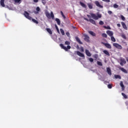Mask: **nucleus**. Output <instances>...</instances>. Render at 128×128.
I'll use <instances>...</instances> for the list:
<instances>
[{"label": "nucleus", "instance_id": "obj_10", "mask_svg": "<svg viewBox=\"0 0 128 128\" xmlns=\"http://www.w3.org/2000/svg\"><path fill=\"white\" fill-rule=\"evenodd\" d=\"M106 34L109 36H114V32L112 31L108 30Z\"/></svg>", "mask_w": 128, "mask_h": 128}, {"label": "nucleus", "instance_id": "obj_32", "mask_svg": "<svg viewBox=\"0 0 128 128\" xmlns=\"http://www.w3.org/2000/svg\"><path fill=\"white\" fill-rule=\"evenodd\" d=\"M120 18L122 20H126V18H124V16L122 15H120Z\"/></svg>", "mask_w": 128, "mask_h": 128}, {"label": "nucleus", "instance_id": "obj_8", "mask_svg": "<svg viewBox=\"0 0 128 128\" xmlns=\"http://www.w3.org/2000/svg\"><path fill=\"white\" fill-rule=\"evenodd\" d=\"M84 40L87 42H90V36H88V35H84Z\"/></svg>", "mask_w": 128, "mask_h": 128}, {"label": "nucleus", "instance_id": "obj_4", "mask_svg": "<svg viewBox=\"0 0 128 128\" xmlns=\"http://www.w3.org/2000/svg\"><path fill=\"white\" fill-rule=\"evenodd\" d=\"M120 64L122 66H124V64H126V59L124 58H122L120 60Z\"/></svg>", "mask_w": 128, "mask_h": 128}, {"label": "nucleus", "instance_id": "obj_48", "mask_svg": "<svg viewBox=\"0 0 128 128\" xmlns=\"http://www.w3.org/2000/svg\"><path fill=\"white\" fill-rule=\"evenodd\" d=\"M98 66H102V62H98Z\"/></svg>", "mask_w": 128, "mask_h": 128}, {"label": "nucleus", "instance_id": "obj_7", "mask_svg": "<svg viewBox=\"0 0 128 128\" xmlns=\"http://www.w3.org/2000/svg\"><path fill=\"white\" fill-rule=\"evenodd\" d=\"M76 54L78 56H80V58H84V54L80 52L79 51L76 52Z\"/></svg>", "mask_w": 128, "mask_h": 128}, {"label": "nucleus", "instance_id": "obj_34", "mask_svg": "<svg viewBox=\"0 0 128 128\" xmlns=\"http://www.w3.org/2000/svg\"><path fill=\"white\" fill-rule=\"evenodd\" d=\"M14 0V2L16 4L20 3L22 0Z\"/></svg>", "mask_w": 128, "mask_h": 128}, {"label": "nucleus", "instance_id": "obj_21", "mask_svg": "<svg viewBox=\"0 0 128 128\" xmlns=\"http://www.w3.org/2000/svg\"><path fill=\"white\" fill-rule=\"evenodd\" d=\"M46 30L50 34H52V30L50 28H46Z\"/></svg>", "mask_w": 128, "mask_h": 128}, {"label": "nucleus", "instance_id": "obj_37", "mask_svg": "<svg viewBox=\"0 0 128 128\" xmlns=\"http://www.w3.org/2000/svg\"><path fill=\"white\" fill-rule=\"evenodd\" d=\"M104 23V22H102V20H100L99 22V24H100V26H102Z\"/></svg>", "mask_w": 128, "mask_h": 128}, {"label": "nucleus", "instance_id": "obj_50", "mask_svg": "<svg viewBox=\"0 0 128 128\" xmlns=\"http://www.w3.org/2000/svg\"><path fill=\"white\" fill-rule=\"evenodd\" d=\"M60 46L62 48H64V46L62 44H60Z\"/></svg>", "mask_w": 128, "mask_h": 128}, {"label": "nucleus", "instance_id": "obj_46", "mask_svg": "<svg viewBox=\"0 0 128 128\" xmlns=\"http://www.w3.org/2000/svg\"><path fill=\"white\" fill-rule=\"evenodd\" d=\"M89 60H90V62H94V58H90Z\"/></svg>", "mask_w": 128, "mask_h": 128}, {"label": "nucleus", "instance_id": "obj_41", "mask_svg": "<svg viewBox=\"0 0 128 128\" xmlns=\"http://www.w3.org/2000/svg\"><path fill=\"white\" fill-rule=\"evenodd\" d=\"M102 36H103V38H108V35L106 34H102Z\"/></svg>", "mask_w": 128, "mask_h": 128}, {"label": "nucleus", "instance_id": "obj_26", "mask_svg": "<svg viewBox=\"0 0 128 128\" xmlns=\"http://www.w3.org/2000/svg\"><path fill=\"white\" fill-rule=\"evenodd\" d=\"M88 7L90 10H92V5L90 3L88 4Z\"/></svg>", "mask_w": 128, "mask_h": 128}, {"label": "nucleus", "instance_id": "obj_33", "mask_svg": "<svg viewBox=\"0 0 128 128\" xmlns=\"http://www.w3.org/2000/svg\"><path fill=\"white\" fill-rule=\"evenodd\" d=\"M122 38H124V40H126V35H124V34H122L121 35Z\"/></svg>", "mask_w": 128, "mask_h": 128}, {"label": "nucleus", "instance_id": "obj_29", "mask_svg": "<svg viewBox=\"0 0 128 128\" xmlns=\"http://www.w3.org/2000/svg\"><path fill=\"white\" fill-rule=\"evenodd\" d=\"M60 32L62 34V36H64V30L60 28Z\"/></svg>", "mask_w": 128, "mask_h": 128}, {"label": "nucleus", "instance_id": "obj_30", "mask_svg": "<svg viewBox=\"0 0 128 128\" xmlns=\"http://www.w3.org/2000/svg\"><path fill=\"white\" fill-rule=\"evenodd\" d=\"M111 40L112 42H116V38L113 36H111Z\"/></svg>", "mask_w": 128, "mask_h": 128}, {"label": "nucleus", "instance_id": "obj_11", "mask_svg": "<svg viewBox=\"0 0 128 128\" xmlns=\"http://www.w3.org/2000/svg\"><path fill=\"white\" fill-rule=\"evenodd\" d=\"M106 70H107V72H108V74L109 76H112V70H110V68H107Z\"/></svg>", "mask_w": 128, "mask_h": 128}, {"label": "nucleus", "instance_id": "obj_44", "mask_svg": "<svg viewBox=\"0 0 128 128\" xmlns=\"http://www.w3.org/2000/svg\"><path fill=\"white\" fill-rule=\"evenodd\" d=\"M65 44H67L68 46H70V43L68 41L65 42Z\"/></svg>", "mask_w": 128, "mask_h": 128}, {"label": "nucleus", "instance_id": "obj_53", "mask_svg": "<svg viewBox=\"0 0 128 128\" xmlns=\"http://www.w3.org/2000/svg\"><path fill=\"white\" fill-rule=\"evenodd\" d=\"M117 26H118V28H120V24H118Z\"/></svg>", "mask_w": 128, "mask_h": 128}, {"label": "nucleus", "instance_id": "obj_35", "mask_svg": "<svg viewBox=\"0 0 128 128\" xmlns=\"http://www.w3.org/2000/svg\"><path fill=\"white\" fill-rule=\"evenodd\" d=\"M104 28H106V30H110V26H104Z\"/></svg>", "mask_w": 128, "mask_h": 128}, {"label": "nucleus", "instance_id": "obj_47", "mask_svg": "<svg viewBox=\"0 0 128 128\" xmlns=\"http://www.w3.org/2000/svg\"><path fill=\"white\" fill-rule=\"evenodd\" d=\"M36 12H40V7H36Z\"/></svg>", "mask_w": 128, "mask_h": 128}, {"label": "nucleus", "instance_id": "obj_31", "mask_svg": "<svg viewBox=\"0 0 128 128\" xmlns=\"http://www.w3.org/2000/svg\"><path fill=\"white\" fill-rule=\"evenodd\" d=\"M122 95L124 96V98H128V96L124 93H122Z\"/></svg>", "mask_w": 128, "mask_h": 128}, {"label": "nucleus", "instance_id": "obj_9", "mask_svg": "<svg viewBox=\"0 0 128 128\" xmlns=\"http://www.w3.org/2000/svg\"><path fill=\"white\" fill-rule=\"evenodd\" d=\"M121 24L124 30H128V27L126 26V23H124V22H121Z\"/></svg>", "mask_w": 128, "mask_h": 128}, {"label": "nucleus", "instance_id": "obj_51", "mask_svg": "<svg viewBox=\"0 0 128 128\" xmlns=\"http://www.w3.org/2000/svg\"><path fill=\"white\" fill-rule=\"evenodd\" d=\"M66 35L67 36H70V32H66Z\"/></svg>", "mask_w": 128, "mask_h": 128}, {"label": "nucleus", "instance_id": "obj_20", "mask_svg": "<svg viewBox=\"0 0 128 128\" xmlns=\"http://www.w3.org/2000/svg\"><path fill=\"white\" fill-rule=\"evenodd\" d=\"M55 20H56V22L58 26H60V19H58V18H56L55 19Z\"/></svg>", "mask_w": 128, "mask_h": 128}, {"label": "nucleus", "instance_id": "obj_5", "mask_svg": "<svg viewBox=\"0 0 128 128\" xmlns=\"http://www.w3.org/2000/svg\"><path fill=\"white\" fill-rule=\"evenodd\" d=\"M101 44L105 46H106L107 48H110V49L112 48V46H110V44L105 43L104 42H102Z\"/></svg>", "mask_w": 128, "mask_h": 128}, {"label": "nucleus", "instance_id": "obj_28", "mask_svg": "<svg viewBox=\"0 0 128 128\" xmlns=\"http://www.w3.org/2000/svg\"><path fill=\"white\" fill-rule=\"evenodd\" d=\"M50 16H51L52 18H54V13L52 12H50Z\"/></svg>", "mask_w": 128, "mask_h": 128}, {"label": "nucleus", "instance_id": "obj_16", "mask_svg": "<svg viewBox=\"0 0 128 128\" xmlns=\"http://www.w3.org/2000/svg\"><path fill=\"white\" fill-rule=\"evenodd\" d=\"M86 54L88 56H92V54H90V52L88 51V50H86Z\"/></svg>", "mask_w": 128, "mask_h": 128}, {"label": "nucleus", "instance_id": "obj_6", "mask_svg": "<svg viewBox=\"0 0 128 128\" xmlns=\"http://www.w3.org/2000/svg\"><path fill=\"white\" fill-rule=\"evenodd\" d=\"M94 4L96 6H98V8H104L102 6L100 5L98 1H95Z\"/></svg>", "mask_w": 128, "mask_h": 128}, {"label": "nucleus", "instance_id": "obj_57", "mask_svg": "<svg viewBox=\"0 0 128 128\" xmlns=\"http://www.w3.org/2000/svg\"><path fill=\"white\" fill-rule=\"evenodd\" d=\"M73 28H76V27L74 26V27H73Z\"/></svg>", "mask_w": 128, "mask_h": 128}, {"label": "nucleus", "instance_id": "obj_39", "mask_svg": "<svg viewBox=\"0 0 128 128\" xmlns=\"http://www.w3.org/2000/svg\"><path fill=\"white\" fill-rule=\"evenodd\" d=\"M113 6L114 8H118V5L116 4H114Z\"/></svg>", "mask_w": 128, "mask_h": 128}, {"label": "nucleus", "instance_id": "obj_13", "mask_svg": "<svg viewBox=\"0 0 128 128\" xmlns=\"http://www.w3.org/2000/svg\"><path fill=\"white\" fill-rule=\"evenodd\" d=\"M88 34L92 36H96V34L92 31H88Z\"/></svg>", "mask_w": 128, "mask_h": 128}, {"label": "nucleus", "instance_id": "obj_24", "mask_svg": "<svg viewBox=\"0 0 128 128\" xmlns=\"http://www.w3.org/2000/svg\"><path fill=\"white\" fill-rule=\"evenodd\" d=\"M80 4L82 8H86V4H84V3L80 2Z\"/></svg>", "mask_w": 128, "mask_h": 128}, {"label": "nucleus", "instance_id": "obj_22", "mask_svg": "<svg viewBox=\"0 0 128 128\" xmlns=\"http://www.w3.org/2000/svg\"><path fill=\"white\" fill-rule=\"evenodd\" d=\"M120 70H122V72H124V74H128V71L126 69H124V68H120Z\"/></svg>", "mask_w": 128, "mask_h": 128}, {"label": "nucleus", "instance_id": "obj_19", "mask_svg": "<svg viewBox=\"0 0 128 128\" xmlns=\"http://www.w3.org/2000/svg\"><path fill=\"white\" fill-rule=\"evenodd\" d=\"M103 52H104V54H106V56H110V52H108V51L106 50H103Z\"/></svg>", "mask_w": 128, "mask_h": 128}, {"label": "nucleus", "instance_id": "obj_1", "mask_svg": "<svg viewBox=\"0 0 128 128\" xmlns=\"http://www.w3.org/2000/svg\"><path fill=\"white\" fill-rule=\"evenodd\" d=\"M90 16L91 18H92L93 20H98L102 18V14H100L99 13H97L96 14L92 13L90 14Z\"/></svg>", "mask_w": 128, "mask_h": 128}, {"label": "nucleus", "instance_id": "obj_56", "mask_svg": "<svg viewBox=\"0 0 128 128\" xmlns=\"http://www.w3.org/2000/svg\"><path fill=\"white\" fill-rule=\"evenodd\" d=\"M88 18H90V15H88Z\"/></svg>", "mask_w": 128, "mask_h": 128}, {"label": "nucleus", "instance_id": "obj_3", "mask_svg": "<svg viewBox=\"0 0 128 128\" xmlns=\"http://www.w3.org/2000/svg\"><path fill=\"white\" fill-rule=\"evenodd\" d=\"M113 46L116 48H118V50H122V46L118 43H114Z\"/></svg>", "mask_w": 128, "mask_h": 128}, {"label": "nucleus", "instance_id": "obj_49", "mask_svg": "<svg viewBox=\"0 0 128 128\" xmlns=\"http://www.w3.org/2000/svg\"><path fill=\"white\" fill-rule=\"evenodd\" d=\"M108 14H112V12L109 10L108 11Z\"/></svg>", "mask_w": 128, "mask_h": 128}, {"label": "nucleus", "instance_id": "obj_23", "mask_svg": "<svg viewBox=\"0 0 128 128\" xmlns=\"http://www.w3.org/2000/svg\"><path fill=\"white\" fill-rule=\"evenodd\" d=\"M46 16L48 18H50V14L48 12H46Z\"/></svg>", "mask_w": 128, "mask_h": 128}, {"label": "nucleus", "instance_id": "obj_42", "mask_svg": "<svg viewBox=\"0 0 128 128\" xmlns=\"http://www.w3.org/2000/svg\"><path fill=\"white\" fill-rule=\"evenodd\" d=\"M108 88H112V85L110 84H108Z\"/></svg>", "mask_w": 128, "mask_h": 128}, {"label": "nucleus", "instance_id": "obj_27", "mask_svg": "<svg viewBox=\"0 0 128 128\" xmlns=\"http://www.w3.org/2000/svg\"><path fill=\"white\" fill-rule=\"evenodd\" d=\"M115 78H119V80H122V76L120 75H114Z\"/></svg>", "mask_w": 128, "mask_h": 128}, {"label": "nucleus", "instance_id": "obj_58", "mask_svg": "<svg viewBox=\"0 0 128 128\" xmlns=\"http://www.w3.org/2000/svg\"><path fill=\"white\" fill-rule=\"evenodd\" d=\"M127 10H128V8H127Z\"/></svg>", "mask_w": 128, "mask_h": 128}, {"label": "nucleus", "instance_id": "obj_12", "mask_svg": "<svg viewBox=\"0 0 128 128\" xmlns=\"http://www.w3.org/2000/svg\"><path fill=\"white\" fill-rule=\"evenodd\" d=\"M89 22H91L92 24H94V26H96V20L93 19H90Z\"/></svg>", "mask_w": 128, "mask_h": 128}, {"label": "nucleus", "instance_id": "obj_36", "mask_svg": "<svg viewBox=\"0 0 128 128\" xmlns=\"http://www.w3.org/2000/svg\"><path fill=\"white\" fill-rule=\"evenodd\" d=\"M60 14L62 18H66V16H64V12H62V11H60Z\"/></svg>", "mask_w": 128, "mask_h": 128}, {"label": "nucleus", "instance_id": "obj_40", "mask_svg": "<svg viewBox=\"0 0 128 128\" xmlns=\"http://www.w3.org/2000/svg\"><path fill=\"white\" fill-rule=\"evenodd\" d=\"M80 50L82 52H84V47H80Z\"/></svg>", "mask_w": 128, "mask_h": 128}, {"label": "nucleus", "instance_id": "obj_2", "mask_svg": "<svg viewBox=\"0 0 128 128\" xmlns=\"http://www.w3.org/2000/svg\"><path fill=\"white\" fill-rule=\"evenodd\" d=\"M24 15L26 18H28L30 20H32V18L30 16V14H28V12L24 11Z\"/></svg>", "mask_w": 128, "mask_h": 128}, {"label": "nucleus", "instance_id": "obj_45", "mask_svg": "<svg viewBox=\"0 0 128 128\" xmlns=\"http://www.w3.org/2000/svg\"><path fill=\"white\" fill-rule=\"evenodd\" d=\"M102 2H110V0H102Z\"/></svg>", "mask_w": 128, "mask_h": 128}, {"label": "nucleus", "instance_id": "obj_18", "mask_svg": "<svg viewBox=\"0 0 128 128\" xmlns=\"http://www.w3.org/2000/svg\"><path fill=\"white\" fill-rule=\"evenodd\" d=\"M120 86L122 88V90H124V88H126L124 87V85L122 82H120Z\"/></svg>", "mask_w": 128, "mask_h": 128}, {"label": "nucleus", "instance_id": "obj_14", "mask_svg": "<svg viewBox=\"0 0 128 128\" xmlns=\"http://www.w3.org/2000/svg\"><path fill=\"white\" fill-rule=\"evenodd\" d=\"M0 4L2 8H4L6 6V5H4V0H0Z\"/></svg>", "mask_w": 128, "mask_h": 128}, {"label": "nucleus", "instance_id": "obj_55", "mask_svg": "<svg viewBox=\"0 0 128 128\" xmlns=\"http://www.w3.org/2000/svg\"><path fill=\"white\" fill-rule=\"evenodd\" d=\"M86 20H88V18H86L85 19Z\"/></svg>", "mask_w": 128, "mask_h": 128}, {"label": "nucleus", "instance_id": "obj_25", "mask_svg": "<svg viewBox=\"0 0 128 128\" xmlns=\"http://www.w3.org/2000/svg\"><path fill=\"white\" fill-rule=\"evenodd\" d=\"M31 20H32L33 22H34V24H38V21L36 20L35 19H34L32 18V19H31Z\"/></svg>", "mask_w": 128, "mask_h": 128}, {"label": "nucleus", "instance_id": "obj_17", "mask_svg": "<svg viewBox=\"0 0 128 128\" xmlns=\"http://www.w3.org/2000/svg\"><path fill=\"white\" fill-rule=\"evenodd\" d=\"M76 42H78L80 44H82V42L80 41V38H78V37H76Z\"/></svg>", "mask_w": 128, "mask_h": 128}, {"label": "nucleus", "instance_id": "obj_54", "mask_svg": "<svg viewBox=\"0 0 128 128\" xmlns=\"http://www.w3.org/2000/svg\"><path fill=\"white\" fill-rule=\"evenodd\" d=\"M126 60L127 62H128V58H126Z\"/></svg>", "mask_w": 128, "mask_h": 128}, {"label": "nucleus", "instance_id": "obj_52", "mask_svg": "<svg viewBox=\"0 0 128 128\" xmlns=\"http://www.w3.org/2000/svg\"><path fill=\"white\" fill-rule=\"evenodd\" d=\"M34 2H38V0H33Z\"/></svg>", "mask_w": 128, "mask_h": 128}, {"label": "nucleus", "instance_id": "obj_15", "mask_svg": "<svg viewBox=\"0 0 128 128\" xmlns=\"http://www.w3.org/2000/svg\"><path fill=\"white\" fill-rule=\"evenodd\" d=\"M70 48L71 47L70 46H68L67 48L64 46V47L63 48V50H64L66 52H68V50H70Z\"/></svg>", "mask_w": 128, "mask_h": 128}, {"label": "nucleus", "instance_id": "obj_38", "mask_svg": "<svg viewBox=\"0 0 128 128\" xmlns=\"http://www.w3.org/2000/svg\"><path fill=\"white\" fill-rule=\"evenodd\" d=\"M55 28H56L58 32V34H60V30H58V26L55 25Z\"/></svg>", "mask_w": 128, "mask_h": 128}, {"label": "nucleus", "instance_id": "obj_43", "mask_svg": "<svg viewBox=\"0 0 128 128\" xmlns=\"http://www.w3.org/2000/svg\"><path fill=\"white\" fill-rule=\"evenodd\" d=\"M41 0L42 1V4H44H44H46V0Z\"/></svg>", "mask_w": 128, "mask_h": 128}]
</instances>
